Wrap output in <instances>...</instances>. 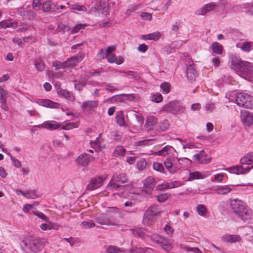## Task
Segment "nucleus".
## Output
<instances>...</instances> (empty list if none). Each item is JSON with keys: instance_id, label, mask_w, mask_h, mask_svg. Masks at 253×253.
I'll list each match as a JSON object with an SVG mask.
<instances>
[{"instance_id": "nucleus-1", "label": "nucleus", "mask_w": 253, "mask_h": 253, "mask_svg": "<svg viewBox=\"0 0 253 253\" xmlns=\"http://www.w3.org/2000/svg\"><path fill=\"white\" fill-rule=\"evenodd\" d=\"M230 205L234 214L243 222L253 218L252 210L243 201L234 199L231 201Z\"/></svg>"}, {"instance_id": "nucleus-2", "label": "nucleus", "mask_w": 253, "mask_h": 253, "mask_svg": "<svg viewBox=\"0 0 253 253\" xmlns=\"http://www.w3.org/2000/svg\"><path fill=\"white\" fill-rule=\"evenodd\" d=\"M231 67L236 72L242 76L250 77L253 75V63L248 61H242L237 55L230 56Z\"/></svg>"}, {"instance_id": "nucleus-3", "label": "nucleus", "mask_w": 253, "mask_h": 253, "mask_svg": "<svg viewBox=\"0 0 253 253\" xmlns=\"http://www.w3.org/2000/svg\"><path fill=\"white\" fill-rule=\"evenodd\" d=\"M235 100L237 104L239 106L250 109L253 108V97L247 93H237Z\"/></svg>"}, {"instance_id": "nucleus-4", "label": "nucleus", "mask_w": 253, "mask_h": 253, "mask_svg": "<svg viewBox=\"0 0 253 253\" xmlns=\"http://www.w3.org/2000/svg\"><path fill=\"white\" fill-rule=\"evenodd\" d=\"M23 247L28 253H37L40 251L43 246L40 238L30 240L29 242L23 241Z\"/></svg>"}, {"instance_id": "nucleus-5", "label": "nucleus", "mask_w": 253, "mask_h": 253, "mask_svg": "<svg viewBox=\"0 0 253 253\" xmlns=\"http://www.w3.org/2000/svg\"><path fill=\"white\" fill-rule=\"evenodd\" d=\"M160 212V209L158 206L152 205L145 211L144 214L143 222L144 223L148 224V221L152 219L158 213Z\"/></svg>"}, {"instance_id": "nucleus-6", "label": "nucleus", "mask_w": 253, "mask_h": 253, "mask_svg": "<svg viewBox=\"0 0 253 253\" xmlns=\"http://www.w3.org/2000/svg\"><path fill=\"white\" fill-rule=\"evenodd\" d=\"M154 240L166 252H169L172 249V242L171 239L165 238L163 236H157Z\"/></svg>"}, {"instance_id": "nucleus-7", "label": "nucleus", "mask_w": 253, "mask_h": 253, "mask_svg": "<svg viewBox=\"0 0 253 253\" xmlns=\"http://www.w3.org/2000/svg\"><path fill=\"white\" fill-rule=\"evenodd\" d=\"M164 109L166 112L175 114L178 112H181L184 111V108L181 106L180 103L176 101L170 102L166 104Z\"/></svg>"}, {"instance_id": "nucleus-8", "label": "nucleus", "mask_w": 253, "mask_h": 253, "mask_svg": "<svg viewBox=\"0 0 253 253\" xmlns=\"http://www.w3.org/2000/svg\"><path fill=\"white\" fill-rule=\"evenodd\" d=\"M95 222L101 225H113L115 219L112 216L102 213L95 218Z\"/></svg>"}, {"instance_id": "nucleus-9", "label": "nucleus", "mask_w": 253, "mask_h": 253, "mask_svg": "<svg viewBox=\"0 0 253 253\" xmlns=\"http://www.w3.org/2000/svg\"><path fill=\"white\" fill-rule=\"evenodd\" d=\"M216 7V4L213 2L206 4L197 10L196 14L197 15H204L207 12L213 10Z\"/></svg>"}, {"instance_id": "nucleus-10", "label": "nucleus", "mask_w": 253, "mask_h": 253, "mask_svg": "<svg viewBox=\"0 0 253 253\" xmlns=\"http://www.w3.org/2000/svg\"><path fill=\"white\" fill-rule=\"evenodd\" d=\"M252 168L253 166L249 167L248 166H235L231 167L230 168V170L232 172L236 174H245L247 172L249 171Z\"/></svg>"}, {"instance_id": "nucleus-11", "label": "nucleus", "mask_w": 253, "mask_h": 253, "mask_svg": "<svg viewBox=\"0 0 253 253\" xmlns=\"http://www.w3.org/2000/svg\"><path fill=\"white\" fill-rule=\"evenodd\" d=\"M241 118L243 124L247 126H250L253 122V116L248 111H241Z\"/></svg>"}, {"instance_id": "nucleus-12", "label": "nucleus", "mask_w": 253, "mask_h": 253, "mask_svg": "<svg viewBox=\"0 0 253 253\" xmlns=\"http://www.w3.org/2000/svg\"><path fill=\"white\" fill-rule=\"evenodd\" d=\"M156 184L155 179L152 176L148 177L144 181V187L146 189V192L150 194Z\"/></svg>"}, {"instance_id": "nucleus-13", "label": "nucleus", "mask_w": 253, "mask_h": 253, "mask_svg": "<svg viewBox=\"0 0 253 253\" xmlns=\"http://www.w3.org/2000/svg\"><path fill=\"white\" fill-rule=\"evenodd\" d=\"M211 174L210 171H205L201 172L199 171H195L190 172L189 180L191 181L194 179H204Z\"/></svg>"}, {"instance_id": "nucleus-14", "label": "nucleus", "mask_w": 253, "mask_h": 253, "mask_svg": "<svg viewBox=\"0 0 253 253\" xmlns=\"http://www.w3.org/2000/svg\"><path fill=\"white\" fill-rule=\"evenodd\" d=\"M103 179L99 176L92 179L89 184L87 185V188L89 190H93L100 187L103 184Z\"/></svg>"}, {"instance_id": "nucleus-15", "label": "nucleus", "mask_w": 253, "mask_h": 253, "mask_svg": "<svg viewBox=\"0 0 253 253\" xmlns=\"http://www.w3.org/2000/svg\"><path fill=\"white\" fill-rule=\"evenodd\" d=\"M206 154L204 151L202 150L199 154H195L193 158L198 163L201 164H207L211 162V159H207L205 158Z\"/></svg>"}, {"instance_id": "nucleus-16", "label": "nucleus", "mask_w": 253, "mask_h": 253, "mask_svg": "<svg viewBox=\"0 0 253 253\" xmlns=\"http://www.w3.org/2000/svg\"><path fill=\"white\" fill-rule=\"evenodd\" d=\"M157 119L154 116L147 118L145 126L148 131L156 129Z\"/></svg>"}, {"instance_id": "nucleus-17", "label": "nucleus", "mask_w": 253, "mask_h": 253, "mask_svg": "<svg viewBox=\"0 0 253 253\" xmlns=\"http://www.w3.org/2000/svg\"><path fill=\"white\" fill-rule=\"evenodd\" d=\"M126 185H121L111 179V181L108 184L107 189L111 191H123L124 190Z\"/></svg>"}, {"instance_id": "nucleus-18", "label": "nucleus", "mask_w": 253, "mask_h": 253, "mask_svg": "<svg viewBox=\"0 0 253 253\" xmlns=\"http://www.w3.org/2000/svg\"><path fill=\"white\" fill-rule=\"evenodd\" d=\"M191 162V160L187 158H177L176 162H175V167L176 168V170L188 166L190 165Z\"/></svg>"}, {"instance_id": "nucleus-19", "label": "nucleus", "mask_w": 253, "mask_h": 253, "mask_svg": "<svg viewBox=\"0 0 253 253\" xmlns=\"http://www.w3.org/2000/svg\"><path fill=\"white\" fill-rule=\"evenodd\" d=\"M82 59L83 58L81 55L73 56L68 58L65 62V64L67 67H73L75 66L77 63L80 62Z\"/></svg>"}, {"instance_id": "nucleus-20", "label": "nucleus", "mask_w": 253, "mask_h": 253, "mask_svg": "<svg viewBox=\"0 0 253 253\" xmlns=\"http://www.w3.org/2000/svg\"><path fill=\"white\" fill-rule=\"evenodd\" d=\"M41 126L43 128L54 130L58 128L61 125L54 121H48L43 123Z\"/></svg>"}, {"instance_id": "nucleus-21", "label": "nucleus", "mask_w": 253, "mask_h": 253, "mask_svg": "<svg viewBox=\"0 0 253 253\" xmlns=\"http://www.w3.org/2000/svg\"><path fill=\"white\" fill-rule=\"evenodd\" d=\"M8 92L3 88L0 87V100L1 103V107L5 110L7 108L6 100Z\"/></svg>"}, {"instance_id": "nucleus-22", "label": "nucleus", "mask_w": 253, "mask_h": 253, "mask_svg": "<svg viewBox=\"0 0 253 253\" xmlns=\"http://www.w3.org/2000/svg\"><path fill=\"white\" fill-rule=\"evenodd\" d=\"M98 106V101L88 100L84 101L82 105V108L84 110H93Z\"/></svg>"}, {"instance_id": "nucleus-23", "label": "nucleus", "mask_w": 253, "mask_h": 253, "mask_svg": "<svg viewBox=\"0 0 253 253\" xmlns=\"http://www.w3.org/2000/svg\"><path fill=\"white\" fill-rule=\"evenodd\" d=\"M112 180L115 182L122 184L126 183L128 182V179L126 173L124 172L113 175L112 177Z\"/></svg>"}, {"instance_id": "nucleus-24", "label": "nucleus", "mask_w": 253, "mask_h": 253, "mask_svg": "<svg viewBox=\"0 0 253 253\" xmlns=\"http://www.w3.org/2000/svg\"><path fill=\"white\" fill-rule=\"evenodd\" d=\"M90 156L86 153H83L79 156L77 161L83 166H87L89 162Z\"/></svg>"}, {"instance_id": "nucleus-25", "label": "nucleus", "mask_w": 253, "mask_h": 253, "mask_svg": "<svg viewBox=\"0 0 253 253\" xmlns=\"http://www.w3.org/2000/svg\"><path fill=\"white\" fill-rule=\"evenodd\" d=\"M240 163L243 165H251L253 164V152H250L246 155L240 160Z\"/></svg>"}, {"instance_id": "nucleus-26", "label": "nucleus", "mask_w": 253, "mask_h": 253, "mask_svg": "<svg viewBox=\"0 0 253 253\" xmlns=\"http://www.w3.org/2000/svg\"><path fill=\"white\" fill-rule=\"evenodd\" d=\"M161 37V34L159 32H155L147 35H143L141 36V39L144 40H153L157 41Z\"/></svg>"}, {"instance_id": "nucleus-27", "label": "nucleus", "mask_w": 253, "mask_h": 253, "mask_svg": "<svg viewBox=\"0 0 253 253\" xmlns=\"http://www.w3.org/2000/svg\"><path fill=\"white\" fill-rule=\"evenodd\" d=\"M115 119L119 126H126L127 125L125 121V116L122 111H119L116 113Z\"/></svg>"}, {"instance_id": "nucleus-28", "label": "nucleus", "mask_w": 253, "mask_h": 253, "mask_svg": "<svg viewBox=\"0 0 253 253\" xmlns=\"http://www.w3.org/2000/svg\"><path fill=\"white\" fill-rule=\"evenodd\" d=\"M173 148L172 146L167 145L163 148L161 150L154 153V155L158 156H165L169 153L172 152Z\"/></svg>"}, {"instance_id": "nucleus-29", "label": "nucleus", "mask_w": 253, "mask_h": 253, "mask_svg": "<svg viewBox=\"0 0 253 253\" xmlns=\"http://www.w3.org/2000/svg\"><path fill=\"white\" fill-rule=\"evenodd\" d=\"M165 168L171 173H174L176 171V168L175 167V163H172L171 159L168 158L164 162Z\"/></svg>"}, {"instance_id": "nucleus-30", "label": "nucleus", "mask_w": 253, "mask_h": 253, "mask_svg": "<svg viewBox=\"0 0 253 253\" xmlns=\"http://www.w3.org/2000/svg\"><path fill=\"white\" fill-rule=\"evenodd\" d=\"M222 239L226 242H230L232 243L239 241L241 239V238L239 235H225L222 237Z\"/></svg>"}, {"instance_id": "nucleus-31", "label": "nucleus", "mask_w": 253, "mask_h": 253, "mask_svg": "<svg viewBox=\"0 0 253 253\" xmlns=\"http://www.w3.org/2000/svg\"><path fill=\"white\" fill-rule=\"evenodd\" d=\"M186 73L187 78L190 80H194L196 77V71L192 65L187 67Z\"/></svg>"}, {"instance_id": "nucleus-32", "label": "nucleus", "mask_w": 253, "mask_h": 253, "mask_svg": "<svg viewBox=\"0 0 253 253\" xmlns=\"http://www.w3.org/2000/svg\"><path fill=\"white\" fill-rule=\"evenodd\" d=\"M55 5L52 6V4L50 0H46L42 5V10L45 12L49 11H54Z\"/></svg>"}, {"instance_id": "nucleus-33", "label": "nucleus", "mask_w": 253, "mask_h": 253, "mask_svg": "<svg viewBox=\"0 0 253 253\" xmlns=\"http://www.w3.org/2000/svg\"><path fill=\"white\" fill-rule=\"evenodd\" d=\"M41 105L51 108H58V104L57 103L52 102L48 99L41 100L40 102Z\"/></svg>"}, {"instance_id": "nucleus-34", "label": "nucleus", "mask_w": 253, "mask_h": 253, "mask_svg": "<svg viewBox=\"0 0 253 253\" xmlns=\"http://www.w3.org/2000/svg\"><path fill=\"white\" fill-rule=\"evenodd\" d=\"M105 212L106 213L118 214L120 216L123 215V211L116 207H107L106 209Z\"/></svg>"}, {"instance_id": "nucleus-35", "label": "nucleus", "mask_w": 253, "mask_h": 253, "mask_svg": "<svg viewBox=\"0 0 253 253\" xmlns=\"http://www.w3.org/2000/svg\"><path fill=\"white\" fill-rule=\"evenodd\" d=\"M215 191L218 194L226 195L231 192V189L227 186H219Z\"/></svg>"}, {"instance_id": "nucleus-36", "label": "nucleus", "mask_w": 253, "mask_h": 253, "mask_svg": "<svg viewBox=\"0 0 253 253\" xmlns=\"http://www.w3.org/2000/svg\"><path fill=\"white\" fill-rule=\"evenodd\" d=\"M130 230L132 234L135 236H138L141 238H145L146 236V234L142 228H135Z\"/></svg>"}, {"instance_id": "nucleus-37", "label": "nucleus", "mask_w": 253, "mask_h": 253, "mask_svg": "<svg viewBox=\"0 0 253 253\" xmlns=\"http://www.w3.org/2000/svg\"><path fill=\"white\" fill-rule=\"evenodd\" d=\"M169 126V124L167 120H165L162 122L159 123L158 127L156 128L157 130L164 131L167 130Z\"/></svg>"}, {"instance_id": "nucleus-38", "label": "nucleus", "mask_w": 253, "mask_h": 253, "mask_svg": "<svg viewBox=\"0 0 253 253\" xmlns=\"http://www.w3.org/2000/svg\"><path fill=\"white\" fill-rule=\"evenodd\" d=\"M211 49L214 53L221 54L222 52V47L221 44L217 42H213L211 45Z\"/></svg>"}, {"instance_id": "nucleus-39", "label": "nucleus", "mask_w": 253, "mask_h": 253, "mask_svg": "<svg viewBox=\"0 0 253 253\" xmlns=\"http://www.w3.org/2000/svg\"><path fill=\"white\" fill-rule=\"evenodd\" d=\"M241 49L246 52L250 51L251 49H253V42H243Z\"/></svg>"}, {"instance_id": "nucleus-40", "label": "nucleus", "mask_w": 253, "mask_h": 253, "mask_svg": "<svg viewBox=\"0 0 253 253\" xmlns=\"http://www.w3.org/2000/svg\"><path fill=\"white\" fill-rule=\"evenodd\" d=\"M170 194L168 193H163L157 196L156 199L157 201L160 203H164L170 197Z\"/></svg>"}, {"instance_id": "nucleus-41", "label": "nucleus", "mask_w": 253, "mask_h": 253, "mask_svg": "<svg viewBox=\"0 0 253 253\" xmlns=\"http://www.w3.org/2000/svg\"><path fill=\"white\" fill-rule=\"evenodd\" d=\"M106 252L107 253H118L123 252V251L117 246L110 245L107 248Z\"/></svg>"}, {"instance_id": "nucleus-42", "label": "nucleus", "mask_w": 253, "mask_h": 253, "mask_svg": "<svg viewBox=\"0 0 253 253\" xmlns=\"http://www.w3.org/2000/svg\"><path fill=\"white\" fill-rule=\"evenodd\" d=\"M70 8L79 11H85L87 10L86 7L84 5H80L78 4H73L69 6Z\"/></svg>"}, {"instance_id": "nucleus-43", "label": "nucleus", "mask_w": 253, "mask_h": 253, "mask_svg": "<svg viewBox=\"0 0 253 253\" xmlns=\"http://www.w3.org/2000/svg\"><path fill=\"white\" fill-rule=\"evenodd\" d=\"M25 198L28 199H36L38 197V194L34 190H28L26 191Z\"/></svg>"}, {"instance_id": "nucleus-44", "label": "nucleus", "mask_w": 253, "mask_h": 253, "mask_svg": "<svg viewBox=\"0 0 253 253\" xmlns=\"http://www.w3.org/2000/svg\"><path fill=\"white\" fill-rule=\"evenodd\" d=\"M35 66L36 69L39 72L42 71L44 68V63L41 59L35 60Z\"/></svg>"}, {"instance_id": "nucleus-45", "label": "nucleus", "mask_w": 253, "mask_h": 253, "mask_svg": "<svg viewBox=\"0 0 253 253\" xmlns=\"http://www.w3.org/2000/svg\"><path fill=\"white\" fill-rule=\"evenodd\" d=\"M126 150L122 146H118L115 150V154L119 156H124Z\"/></svg>"}, {"instance_id": "nucleus-46", "label": "nucleus", "mask_w": 253, "mask_h": 253, "mask_svg": "<svg viewBox=\"0 0 253 253\" xmlns=\"http://www.w3.org/2000/svg\"><path fill=\"white\" fill-rule=\"evenodd\" d=\"M81 225L83 228L87 229L95 227V224L91 221H84L81 223Z\"/></svg>"}, {"instance_id": "nucleus-47", "label": "nucleus", "mask_w": 253, "mask_h": 253, "mask_svg": "<svg viewBox=\"0 0 253 253\" xmlns=\"http://www.w3.org/2000/svg\"><path fill=\"white\" fill-rule=\"evenodd\" d=\"M154 169L160 171L162 173L165 172V169L163 165L162 164L159 163H154L153 166Z\"/></svg>"}, {"instance_id": "nucleus-48", "label": "nucleus", "mask_w": 253, "mask_h": 253, "mask_svg": "<svg viewBox=\"0 0 253 253\" xmlns=\"http://www.w3.org/2000/svg\"><path fill=\"white\" fill-rule=\"evenodd\" d=\"M156 189V190L158 191H162L169 189L168 182L164 181L162 184L158 185Z\"/></svg>"}, {"instance_id": "nucleus-49", "label": "nucleus", "mask_w": 253, "mask_h": 253, "mask_svg": "<svg viewBox=\"0 0 253 253\" xmlns=\"http://www.w3.org/2000/svg\"><path fill=\"white\" fill-rule=\"evenodd\" d=\"M163 100V96L160 93H156L151 96V100L155 103H160Z\"/></svg>"}, {"instance_id": "nucleus-50", "label": "nucleus", "mask_w": 253, "mask_h": 253, "mask_svg": "<svg viewBox=\"0 0 253 253\" xmlns=\"http://www.w3.org/2000/svg\"><path fill=\"white\" fill-rule=\"evenodd\" d=\"M91 144L92 145V147L95 149V150H96L97 149H98V150H101L102 149L101 146L100 145L101 144V142L99 137H97L94 142L91 143Z\"/></svg>"}, {"instance_id": "nucleus-51", "label": "nucleus", "mask_w": 253, "mask_h": 253, "mask_svg": "<svg viewBox=\"0 0 253 253\" xmlns=\"http://www.w3.org/2000/svg\"><path fill=\"white\" fill-rule=\"evenodd\" d=\"M169 189L178 187L183 185V183L179 181H174L168 183Z\"/></svg>"}, {"instance_id": "nucleus-52", "label": "nucleus", "mask_w": 253, "mask_h": 253, "mask_svg": "<svg viewBox=\"0 0 253 253\" xmlns=\"http://www.w3.org/2000/svg\"><path fill=\"white\" fill-rule=\"evenodd\" d=\"M161 88L166 93H168L170 90V84L169 83H164L160 85Z\"/></svg>"}, {"instance_id": "nucleus-53", "label": "nucleus", "mask_w": 253, "mask_h": 253, "mask_svg": "<svg viewBox=\"0 0 253 253\" xmlns=\"http://www.w3.org/2000/svg\"><path fill=\"white\" fill-rule=\"evenodd\" d=\"M197 211L200 215H204L206 211V209L203 205H199L197 207Z\"/></svg>"}, {"instance_id": "nucleus-54", "label": "nucleus", "mask_w": 253, "mask_h": 253, "mask_svg": "<svg viewBox=\"0 0 253 253\" xmlns=\"http://www.w3.org/2000/svg\"><path fill=\"white\" fill-rule=\"evenodd\" d=\"M77 127V124L76 123H69L63 126L62 129L64 130H67Z\"/></svg>"}, {"instance_id": "nucleus-55", "label": "nucleus", "mask_w": 253, "mask_h": 253, "mask_svg": "<svg viewBox=\"0 0 253 253\" xmlns=\"http://www.w3.org/2000/svg\"><path fill=\"white\" fill-rule=\"evenodd\" d=\"M107 55L104 50L101 49L97 53V58L98 59H104L107 57Z\"/></svg>"}, {"instance_id": "nucleus-56", "label": "nucleus", "mask_w": 253, "mask_h": 253, "mask_svg": "<svg viewBox=\"0 0 253 253\" xmlns=\"http://www.w3.org/2000/svg\"><path fill=\"white\" fill-rule=\"evenodd\" d=\"M85 26L82 24H79L76 25L73 28L72 31V34L78 33L80 30L84 29Z\"/></svg>"}, {"instance_id": "nucleus-57", "label": "nucleus", "mask_w": 253, "mask_h": 253, "mask_svg": "<svg viewBox=\"0 0 253 253\" xmlns=\"http://www.w3.org/2000/svg\"><path fill=\"white\" fill-rule=\"evenodd\" d=\"M35 214L46 222H49V218L42 212H34Z\"/></svg>"}, {"instance_id": "nucleus-58", "label": "nucleus", "mask_w": 253, "mask_h": 253, "mask_svg": "<svg viewBox=\"0 0 253 253\" xmlns=\"http://www.w3.org/2000/svg\"><path fill=\"white\" fill-rule=\"evenodd\" d=\"M107 61L110 63H115L117 61V56L113 54L107 55Z\"/></svg>"}, {"instance_id": "nucleus-59", "label": "nucleus", "mask_w": 253, "mask_h": 253, "mask_svg": "<svg viewBox=\"0 0 253 253\" xmlns=\"http://www.w3.org/2000/svg\"><path fill=\"white\" fill-rule=\"evenodd\" d=\"M105 90L110 92H114L117 90L118 88L117 87L112 85L110 84H107L105 85Z\"/></svg>"}, {"instance_id": "nucleus-60", "label": "nucleus", "mask_w": 253, "mask_h": 253, "mask_svg": "<svg viewBox=\"0 0 253 253\" xmlns=\"http://www.w3.org/2000/svg\"><path fill=\"white\" fill-rule=\"evenodd\" d=\"M11 23L7 21H2L0 22V27L2 28H7L11 26Z\"/></svg>"}, {"instance_id": "nucleus-61", "label": "nucleus", "mask_w": 253, "mask_h": 253, "mask_svg": "<svg viewBox=\"0 0 253 253\" xmlns=\"http://www.w3.org/2000/svg\"><path fill=\"white\" fill-rule=\"evenodd\" d=\"M10 159L13 165L17 168H19L21 167V162L17 159H15L14 157L11 156Z\"/></svg>"}, {"instance_id": "nucleus-62", "label": "nucleus", "mask_w": 253, "mask_h": 253, "mask_svg": "<svg viewBox=\"0 0 253 253\" xmlns=\"http://www.w3.org/2000/svg\"><path fill=\"white\" fill-rule=\"evenodd\" d=\"M180 23L176 22L171 26V31L172 34H175L179 29Z\"/></svg>"}, {"instance_id": "nucleus-63", "label": "nucleus", "mask_w": 253, "mask_h": 253, "mask_svg": "<svg viewBox=\"0 0 253 253\" xmlns=\"http://www.w3.org/2000/svg\"><path fill=\"white\" fill-rule=\"evenodd\" d=\"M141 17L144 20H151L152 19L151 14L147 12H142L141 14Z\"/></svg>"}, {"instance_id": "nucleus-64", "label": "nucleus", "mask_w": 253, "mask_h": 253, "mask_svg": "<svg viewBox=\"0 0 253 253\" xmlns=\"http://www.w3.org/2000/svg\"><path fill=\"white\" fill-rule=\"evenodd\" d=\"M49 223V226L50 227V230L54 229V230H58L60 228V226L59 224L53 223L49 221V222H47Z\"/></svg>"}]
</instances>
